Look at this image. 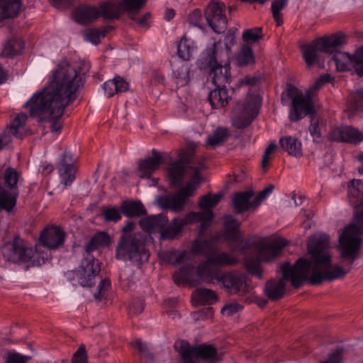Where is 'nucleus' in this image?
I'll list each match as a JSON object with an SVG mask.
<instances>
[{
	"label": "nucleus",
	"instance_id": "1",
	"mask_svg": "<svg viewBox=\"0 0 363 363\" xmlns=\"http://www.w3.org/2000/svg\"><path fill=\"white\" fill-rule=\"evenodd\" d=\"M362 234L363 211H361L357 214L354 223L345 227L339 235L337 248L342 266L332 264L329 236L325 234L314 235L308 242L311 259H298L294 269H291L288 264H284V277L291 278L295 289H298L305 281L316 285L325 281H331L345 277L359 257L362 245L359 235Z\"/></svg>",
	"mask_w": 363,
	"mask_h": 363
},
{
	"label": "nucleus",
	"instance_id": "2",
	"mask_svg": "<svg viewBox=\"0 0 363 363\" xmlns=\"http://www.w3.org/2000/svg\"><path fill=\"white\" fill-rule=\"evenodd\" d=\"M82 86V78L76 69L65 62H61L54 72L50 84L35 92L23 107L29 108L30 117L39 122L45 121L55 113H61L74 101L77 91Z\"/></svg>",
	"mask_w": 363,
	"mask_h": 363
},
{
	"label": "nucleus",
	"instance_id": "3",
	"mask_svg": "<svg viewBox=\"0 0 363 363\" xmlns=\"http://www.w3.org/2000/svg\"><path fill=\"white\" fill-rule=\"evenodd\" d=\"M238 262V259L232 254L226 252L214 250L210 253L206 261L201 262L195 270L189 264L182 266L173 274L174 281L177 285L183 284H195L194 272L200 279L209 284H214L215 276L222 273L213 266H229Z\"/></svg>",
	"mask_w": 363,
	"mask_h": 363
},
{
	"label": "nucleus",
	"instance_id": "4",
	"mask_svg": "<svg viewBox=\"0 0 363 363\" xmlns=\"http://www.w3.org/2000/svg\"><path fill=\"white\" fill-rule=\"evenodd\" d=\"M286 245V240L279 238L270 242L259 240L253 243H242L238 251L245 255V263L247 270L261 279L262 271L260 262L269 261L275 258Z\"/></svg>",
	"mask_w": 363,
	"mask_h": 363
},
{
	"label": "nucleus",
	"instance_id": "5",
	"mask_svg": "<svg viewBox=\"0 0 363 363\" xmlns=\"http://www.w3.org/2000/svg\"><path fill=\"white\" fill-rule=\"evenodd\" d=\"M342 34L322 37L313 40L310 44L301 47L303 59L308 67L323 61L322 53H333L344 43Z\"/></svg>",
	"mask_w": 363,
	"mask_h": 363
},
{
	"label": "nucleus",
	"instance_id": "6",
	"mask_svg": "<svg viewBox=\"0 0 363 363\" xmlns=\"http://www.w3.org/2000/svg\"><path fill=\"white\" fill-rule=\"evenodd\" d=\"M218 50L217 43H214L202 52L198 65L201 69L209 67L210 77L216 86H224L230 80V65H222L218 63Z\"/></svg>",
	"mask_w": 363,
	"mask_h": 363
},
{
	"label": "nucleus",
	"instance_id": "7",
	"mask_svg": "<svg viewBox=\"0 0 363 363\" xmlns=\"http://www.w3.org/2000/svg\"><path fill=\"white\" fill-rule=\"evenodd\" d=\"M116 257L118 259L143 262L147 261L149 254L140 234H124L118 242Z\"/></svg>",
	"mask_w": 363,
	"mask_h": 363
},
{
	"label": "nucleus",
	"instance_id": "8",
	"mask_svg": "<svg viewBox=\"0 0 363 363\" xmlns=\"http://www.w3.org/2000/svg\"><path fill=\"white\" fill-rule=\"evenodd\" d=\"M174 347L184 363H194V358H201L211 363L220 360L217 350L211 345L191 346L187 341L179 340L174 343Z\"/></svg>",
	"mask_w": 363,
	"mask_h": 363
},
{
	"label": "nucleus",
	"instance_id": "9",
	"mask_svg": "<svg viewBox=\"0 0 363 363\" xmlns=\"http://www.w3.org/2000/svg\"><path fill=\"white\" fill-rule=\"evenodd\" d=\"M260 104V97L256 94H249L243 101H239L234 110L233 125L238 129L249 126L258 114Z\"/></svg>",
	"mask_w": 363,
	"mask_h": 363
},
{
	"label": "nucleus",
	"instance_id": "10",
	"mask_svg": "<svg viewBox=\"0 0 363 363\" xmlns=\"http://www.w3.org/2000/svg\"><path fill=\"white\" fill-rule=\"evenodd\" d=\"M145 4L146 0H123L117 3L105 2L99 8L92 6V19L101 16L109 19L118 18L121 13V7H123L129 13L140 11Z\"/></svg>",
	"mask_w": 363,
	"mask_h": 363
},
{
	"label": "nucleus",
	"instance_id": "11",
	"mask_svg": "<svg viewBox=\"0 0 363 363\" xmlns=\"http://www.w3.org/2000/svg\"><path fill=\"white\" fill-rule=\"evenodd\" d=\"M286 94L292 100L289 115L291 121H298L308 114L314 113L313 102L310 99V93H306L303 96L296 87L290 86Z\"/></svg>",
	"mask_w": 363,
	"mask_h": 363
},
{
	"label": "nucleus",
	"instance_id": "12",
	"mask_svg": "<svg viewBox=\"0 0 363 363\" xmlns=\"http://www.w3.org/2000/svg\"><path fill=\"white\" fill-rule=\"evenodd\" d=\"M215 281L222 289L230 294H243L247 293L249 289L245 274L238 271L222 272L215 276Z\"/></svg>",
	"mask_w": 363,
	"mask_h": 363
},
{
	"label": "nucleus",
	"instance_id": "13",
	"mask_svg": "<svg viewBox=\"0 0 363 363\" xmlns=\"http://www.w3.org/2000/svg\"><path fill=\"white\" fill-rule=\"evenodd\" d=\"M2 254L9 261L17 262H28L33 257L34 252L23 239L16 237L2 247Z\"/></svg>",
	"mask_w": 363,
	"mask_h": 363
},
{
	"label": "nucleus",
	"instance_id": "14",
	"mask_svg": "<svg viewBox=\"0 0 363 363\" xmlns=\"http://www.w3.org/2000/svg\"><path fill=\"white\" fill-rule=\"evenodd\" d=\"M225 10V5L217 0H212L206 9L205 18L207 23L217 33L224 32L227 27L228 20L224 13Z\"/></svg>",
	"mask_w": 363,
	"mask_h": 363
},
{
	"label": "nucleus",
	"instance_id": "15",
	"mask_svg": "<svg viewBox=\"0 0 363 363\" xmlns=\"http://www.w3.org/2000/svg\"><path fill=\"white\" fill-rule=\"evenodd\" d=\"M4 179L5 184L10 189V191L0 187V211L6 209L9 211L13 208L16 202L17 193L16 185L18 179L17 172L11 167L7 168Z\"/></svg>",
	"mask_w": 363,
	"mask_h": 363
},
{
	"label": "nucleus",
	"instance_id": "16",
	"mask_svg": "<svg viewBox=\"0 0 363 363\" xmlns=\"http://www.w3.org/2000/svg\"><path fill=\"white\" fill-rule=\"evenodd\" d=\"M196 186L191 183H187L177 194L166 196L160 199V205L162 208L169 209L173 212L182 211L187 203L189 198L191 196Z\"/></svg>",
	"mask_w": 363,
	"mask_h": 363
},
{
	"label": "nucleus",
	"instance_id": "17",
	"mask_svg": "<svg viewBox=\"0 0 363 363\" xmlns=\"http://www.w3.org/2000/svg\"><path fill=\"white\" fill-rule=\"evenodd\" d=\"M221 198L222 194H208L200 199L199 206L202 211L196 213L194 212L198 216L192 218V220L194 223L201 222V230H205L210 225L213 218L211 209L218 203Z\"/></svg>",
	"mask_w": 363,
	"mask_h": 363
},
{
	"label": "nucleus",
	"instance_id": "18",
	"mask_svg": "<svg viewBox=\"0 0 363 363\" xmlns=\"http://www.w3.org/2000/svg\"><path fill=\"white\" fill-rule=\"evenodd\" d=\"M28 119L26 113L18 114L6 128L0 133V150L8 146L13 137L21 138L24 134V125Z\"/></svg>",
	"mask_w": 363,
	"mask_h": 363
},
{
	"label": "nucleus",
	"instance_id": "19",
	"mask_svg": "<svg viewBox=\"0 0 363 363\" xmlns=\"http://www.w3.org/2000/svg\"><path fill=\"white\" fill-rule=\"evenodd\" d=\"M65 233L60 227L48 226L41 232L39 242L50 250H55L65 243Z\"/></svg>",
	"mask_w": 363,
	"mask_h": 363
},
{
	"label": "nucleus",
	"instance_id": "20",
	"mask_svg": "<svg viewBox=\"0 0 363 363\" xmlns=\"http://www.w3.org/2000/svg\"><path fill=\"white\" fill-rule=\"evenodd\" d=\"M289 264L291 269L295 268L297 264V261L294 265H291L289 262H286L283 263L280 269L282 272V279H279L278 280H270L268 281L264 286V293L266 296H267L270 300L272 301H277L281 299L284 294H285V280H289L291 281V278H285L284 277V264ZM292 284V282H291ZM293 287V284H291Z\"/></svg>",
	"mask_w": 363,
	"mask_h": 363
},
{
	"label": "nucleus",
	"instance_id": "21",
	"mask_svg": "<svg viewBox=\"0 0 363 363\" xmlns=\"http://www.w3.org/2000/svg\"><path fill=\"white\" fill-rule=\"evenodd\" d=\"M197 216L194 212L186 214L184 218H175L170 223H166L164 227L161 228L160 233L163 240H172L175 238L182 231L183 227L189 223H194V217Z\"/></svg>",
	"mask_w": 363,
	"mask_h": 363
},
{
	"label": "nucleus",
	"instance_id": "22",
	"mask_svg": "<svg viewBox=\"0 0 363 363\" xmlns=\"http://www.w3.org/2000/svg\"><path fill=\"white\" fill-rule=\"evenodd\" d=\"M328 138L331 141L357 144L363 141V133L352 126H345L334 129Z\"/></svg>",
	"mask_w": 363,
	"mask_h": 363
},
{
	"label": "nucleus",
	"instance_id": "23",
	"mask_svg": "<svg viewBox=\"0 0 363 363\" xmlns=\"http://www.w3.org/2000/svg\"><path fill=\"white\" fill-rule=\"evenodd\" d=\"M163 162V158L155 149L152 150V156L140 160L138 164V172L140 178H150L151 175Z\"/></svg>",
	"mask_w": 363,
	"mask_h": 363
},
{
	"label": "nucleus",
	"instance_id": "24",
	"mask_svg": "<svg viewBox=\"0 0 363 363\" xmlns=\"http://www.w3.org/2000/svg\"><path fill=\"white\" fill-rule=\"evenodd\" d=\"M72 154L64 152L58 164V172L62 182L69 185L75 178L76 168Z\"/></svg>",
	"mask_w": 363,
	"mask_h": 363
},
{
	"label": "nucleus",
	"instance_id": "25",
	"mask_svg": "<svg viewBox=\"0 0 363 363\" xmlns=\"http://www.w3.org/2000/svg\"><path fill=\"white\" fill-rule=\"evenodd\" d=\"M91 240L85 247L84 257L77 272L79 284L83 287H91Z\"/></svg>",
	"mask_w": 363,
	"mask_h": 363
},
{
	"label": "nucleus",
	"instance_id": "26",
	"mask_svg": "<svg viewBox=\"0 0 363 363\" xmlns=\"http://www.w3.org/2000/svg\"><path fill=\"white\" fill-rule=\"evenodd\" d=\"M363 182L359 179H354L348 184V196L350 202L355 208L354 220L357 214L363 211Z\"/></svg>",
	"mask_w": 363,
	"mask_h": 363
},
{
	"label": "nucleus",
	"instance_id": "27",
	"mask_svg": "<svg viewBox=\"0 0 363 363\" xmlns=\"http://www.w3.org/2000/svg\"><path fill=\"white\" fill-rule=\"evenodd\" d=\"M357 51L353 55H350L345 52H336L332 57V60L334 62L336 69L338 71H346L350 69V65H352L359 77H363L358 72L359 62L357 60Z\"/></svg>",
	"mask_w": 363,
	"mask_h": 363
},
{
	"label": "nucleus",
	"instance_id": "28",
	"mask_svg": "<svg viewBox=\"0 0 363 363\" xmlns=\"http://www.w3.org/2000/svg\"><path fill=\"white\" fill-rule=\"evenodd\" d=\"M279 143L289 155L296 158L303 155L302 144L296 138L290 135L283 136L280 138Z\"/></svg>",
	"mask_w": 363,
	"mask_h": 363
},
{
	"label": "nucleus",
	"instance_id": "29",
	"mask_svg": "<svg viewBox=\"0 0 363 363\" xmlns=\"http://www.w3.org/2000/svg\"><path fill=\"white\" fill-rule=\"evenodd\" d=\"M230 96L229 91L224 86H216L208 94V100L213 108L225 107L229 101Z\"/></svg>",
	"mask_w": 363,
	"mask_h": 363
},
{
	"label": "nucleus",
	"instance_id": "30",
	"mask_svg": "<svg viewBox=\"0 0 363 363\" xmlns=\"http://www.w3.org/2000/svg\"><path fill=\"white\" fill-rule=\"evenodd\" d=\"M167 223H168L167 216L159 214L142 219L140 222V225L143 230L153 233L156 231L160 232Z\"/></svg>",
	"mask_w": 363,
	"mask_h": 363
},
{
	"label": "nucleus",
	"instance_id": "31",
	"mask_svg": "<svg viewBox=\"0 0 363 363\" xmlns=\"http://www.w3.org/2000/svg\"><path fill=\"white\" fill-rule=\"evenodd\" d=\"M21 7V0H0V22L16 17Z\"/></svg>",
	"mask_w": 363,
	"mask_h": 363
},
{
	"label": "nucleus",
	"instance_id": "32",
	"mask_svg": "<svg viewBox=\"0 0 363 363\" xmlns=\"http://www.w3.org/2000/svg\"><path fill=\"white\" fill-rule=\"evenodd\" d=\"M218 300L217 294L212 290L199 288L193 291L191 301L194 305L213 304Z\"/></svg>",
	"mask_w": 363,
	"mask_h": 363
},
{
	"label": "nucleus",
	"instance_id": "33",
	"mask_svg": "<svg viewBox=\"0 0 363 363\" xmlns=\"http://www.w3.org/2000/svg\"><path fill=\"white\" fill-rule=\"evenodd\" d=\"M186 172V165L182 161L172 163L167 169V174L170 180V184L175 186L182 185Z\"/></svg>",
	"mask_w": 363,
	"mask_h": 363
},
{
	"label": "nucleus",
	"instance_id": "34",
	"mask_svg": "<svg viewBox=\"0 0 363 363\" xmlns=\"http://www.w3.org/2000/svg\"><path fill=\"white\" fill-rule=\"evenodd\" d=\"M252 196V191H245L235 194L233 199V205L235 211L242 213L250 208L256 207L255 199L252 202L250 201Z\"/></svg>",
	"mask_w": 363,
	"mask_h": 363
},
{
	"label": "nucleus",
	"instance_id": "35",
	"mask_svg": "<svg viewBox=\"0 0 363 363\" xmlns=\"http://www.w3.org/2000/svg\"><path fill=\"white\" fill-rule=\"evenodd\" d=\"M172 71L178 86H183L189 84L190 69L186 62H175L173 65Z\"/></svg>",
	"mask_w": 363,
	"mask_h": 363
},
{
	"label": "nucleus",
	"instance_id": "36",
	"mask_svg": "<svg viewBox=\"0 0 363 363\" xmlns=\"http://www.w3.org/2000/svg\"><path fill=\"white\" fill-rule=\"evenodd\" d=\"M121 209L128 217H139L145 214V207L140 201H125L122 203Z\"/></svg>",
	"mask_w": 363,
	"mask_h": 363
},
{
	"label": "nucleus",
	"instance_id": "37",
	"mask_svg": "<svg viewBox=\"0 0 363 363\" xmlns=\"http://www.w3.org/2000/svg\"><path fill=\"white\" fill-rule=\"evenodd\" d=\"M23 48V41L19 38H13L6 42L1 55L4 57H13L21 53Z\"/></svg>",
	"mask_w": 363,
	"mask_h": 363
},
{
	"label": "nucleus",
	"instance_id": "38",
	"mask_svg": "<svg viewBox=\"0 0 363 363\" xmlns=\"http://www.w3.org/2000/svg\"><path fill=\"white\" fill-rule=\"evenodd\" d=\"M225 234L228 240L231 241H238L239 239L238 229L240 223L238 220L233 218L231 216L225 217Z\"/></svg>",
	"mask_w": 363,
	"mask_h": 363
},
{
	"label": "nucleus",
	"instance_id": "39",
	"mask_svg": "<svg viewBox=\"0 0 363 363\" xmlns=\"http://www.w3.org/2000/svg\"><path fill=\"white\" fill-rule=\"evenodd\" d=\"M195 52V47L193 45L192 41L182 38L177 45V53L179 57L183 60H189Z\"/></svg>",
	"mask_w": 363,
	"mask_h": 363
},
{
	"label": "nucleus",
	"instance_id": "40",
	"mask_svg": "<svg viewBox=\"0 0 363 363\" xmlns=\"http://www.w3.org/2000/svg\"><path fill=\"white\" fill-rule=\"evenodd\" d=\"M72 17L79 24H87L91 22V6L81 4L72 12Z\"/></svg>",
	"mask_w": 363,
	"mask_h": 363
},
{
	"label": "nucleus",
	"instance_id": "41",
	"mask_svg": "<svg viewBox=\"0 0 363 363\" xmlns=\"http://www.w3.org/2000/svg\"><path fill=\"white\" fill-rule=\"evenodd\" d=\"M228 135L227 129L218 128L208 137L206 144L208 146L215 148L216 147L221 145L226 140Z\"/></svg>",
	"mask_w": 363,
	"mask_h": 363
},
{
	"label": "nucleus",
	"instance_id": "42",
	"mask_svg": "<svg viewBox=\"0 0 363 363\" xmlns=\"http://www.w3.org/2000/svg\"><path fill=\"white\" fill-rule=\"evenodd\" d=\"M238 64L240 66H246L255 62V56L250 47L247 45L243 46L238 57Z\"/></svg>",
	"mask_w": 363,
	"mask_h": 363
},
{
	"label": "nucleus",
	"instance_id": "43",
	"mask_svg": "<svg viewBox=\"0 0 363 363\" xmlns=\"http://www.w3.org/2000/svg\"><path fill=\"white\" fill-rule=\"evenodd\" d=\"M111 286V281L108 279H101L97 286L96 291L94 294V299L97 303L103 301L106 297L108 291Z\"/></svg>",
	"mask_w": 363,
	"mask_h": 363
},
{
	"label": "nucleus",
	"instance_id": "44",
	"mask_svg": "<svg viewBox=\"0 0 363 363\" xmlns=\"http://www.w3.org/2000/svg\"><path fill=\"white\" fill-rule=\"evenodd\" d=\"M186 258L187 253L184 251H168L164 254V259L174 265L180 264Z\"/></svg>",
	"mask_w": 363,
	"mask_h": 363
},
{
	"label": "nucleus",
	"instance_id": "45",
	"mask_svg": "<svg viewBox=\"0 0 363 363\" xmlns=\"http://www.w3.org/2000/svg\"><path fill=\"white\" fill-rule=\"evenodd\" d=\"M288 0H274L272 3L273 17L278 26L283 23L281 11L287 5Z\"/></svg>",
	"mask_w": 363,
	"mask_h": 363
},
{
	"label": "nucleus",
	"instance_id": "46",
	"mask_svg": "<svg viewBox=\"0 0 363 363\" xmlns=\"http://www.w3.org/2000/svg\"><path fill=\"white\" fill-rule=\"evenodd\" d=\"M111 243V238L106 232H99L92 237V250L98 247H107Z\"/></svg>",
	"mask_w": 363,
	"mask_h": 363
},
{
	"label": "nucleus",
	"instance_id": "47",
	"mask_svg": "<svg viewBox=\"0 0 363 363\" xmlns=\"http://www.w3.org/2000/svg\"><path fill=\"white\" fill-rule=\"evenodd\" d=\"M121 209L113 206L103 209L102 213L106 221L116 223L121 219Z\"/></svg>",
	"mask_w": 363,
	"mask_h": 363
},
{
	"label": "nucleus",
	"instance_id": "48",
	"mask_svg": "<svg viewBox=\"0 0 363 363\" xmlns=\"http://www.w3.org/2000/svg\"><path fill=\"white\" fill-rule=\"evenodd\" d=\"M210 250V242L208 240L198 238L191 244V251L196 254H206Z\"/></svg>",
	"mask_w": 363,
	"mask_h": 363
},
{
	"label": "nucleus",
	"instance_id": "49",
	"mask_svg": "<svg viewBox=\"0 0 363 363\" xmlns=\"http://www.w3.org/2000/svg\"><path fill=\"white\" fill-rule=\"evenodd\" d=\"M262 37V28L247 29L245 30L242 33L243 40L248 43H255Z\"/></svg>",
	"mask_w": 363,
	"mask_h": 363
},
{
	"label": "nucleus",
	"instance_id": "50",
	"mask_svg": "<svg viewBox=\"0 0 363 363\" xmlns=\"http://www.w3.org/2000/svg\"><path fill=\"white\" fill-rule=\"evenodd\" d=\"M351 106L355 111H363V90H357L351 96Z\"/></svg>",
	"mask_w": 363,
	"mask_h": 363
},
{
	"label": "nucleus",
	"instance_id": "51",
	"mask_svg": "<svg viewBox=\"0 0 363 363\" xmlns=\"http://www.w3.org/2000/svg\"><path fill=\"white\" fill-rule=\"evenodd\" d=\"M204 167L205 164L202 160H199L198 164H196L195 166L191 165V168H192L194 170V172L192 174L191 178L188 183H191L192 184H194L197 187L201 179L200 172L204 168Z\"/></svg>",
	"mask_w": 363,
	"mask_h": 363
},
{
	"label": "nucleus",
	"instance_id": "52",
	"mask_svg": "<svg viewBox=\"0 0 363 363\" xmlns=\"http://www.w3.org/2000/svg\"><path fill=\"white\" fill-rule=\"evenodd\" d=\"M311 115L313 116V113H311ZM309 131L311 135L313 138V140L315 142H318V140L321 138V132L319 125V121L315 116H312L311 118V125L309 126Z\"/></svg>",
	"mask_w": 363,
	"mask_h": 363
},
{
	"label": "nucleus",
	"instance_id": "53",
	"mask_svg": "<svg viewBox=\"0 0 363 363\" xmlns=\"http://www.w3.org/2000/svg\"><path fill=\"white\" fill-rule=\"evenodd\" d=\"M330 78V76L329 74H323L320 76L306 91V93H310V99L312 101V96L313 93L319 90L325 83L329 82Z\"/></svg>",
	"mask_w": 363,
	"mask_h": 363
},
{
	"label": "nucleus",
	"instance_id": "54",
	"mask_svg": "<svg viewBox=\"0 0 363 363\" xmlns=\"http://www.w3.org/2000/svg\"><path fill=\"white\" fill-rule=\"evenodd\" d=\"M136 12H130L128 13V16L129 18H130L132 21H135L136 23H138L141 27H146L148 26L149 20L150 18V13H145L140 17H138L136 16Z\"/></svg>",
	"mask_w": 363,
	"mask_h": 363
},
{
	"label": "nucleus",
	"instance_id": "55",
	"mask_svg": "<svg viewBox=\"0 0 363 363\" xmlns=\"http://www.w3.org/2000/svg\"><path fill=\"white\" fill-rule=\"evenodd\" d=\"M72 363H87V354L84 345H81L74 353Z\"/></svg>",
	"mask_w": 363,
	"mask_h": 363
},
{
	"label": "nucleus",
	"instance_id": "56",
	"mask_svg": "<svg viewBox=\"0 0 363 363\" xmlns=\"http://www.w3.org/2000/svg\"><path fill=\"white\" fill-rule=\"evenodd\" d=\"M242 308V306L237 302L230 303L225 305L221 309V313L224 315L231 316L238 313Z\"/></svg>",
	"mask_w": 363,
	"mask_h": 363
},
{
	"label": "nucleus",
	"instance_id": "57",
	"mask_svg": "<svg viewBox=\"0 0 363 363\" xmlns=\"http://www.w3.org/2000/svg\"><path fill=\"white\" fill-rule=\"evenodd\" d=\"M189 23L194 26H196L199 28H203V18L201 11L199 9L194 10L190 14L189 17Z\"/></svg>",
	"mask_w": 363,
	"mask_h": 363
},
{
	"label": "nucleus",
	"instance_id": "58",
	"mask_svg": "<svg viewBox=\"0 0 363 363\" xmlns=\"http://www.w3.org/2000/svg\"><path fill=\"white\" fill-rule=\"evenodd\" d=\"M62 113H63V111L60 113H55L54 115H52L48 119L51 121L50 130L52 132H53V133H60V130L62 128V125L61 123H60L59 120L61 118Z\"/></svg>",
	"mask_w": 363,
	"mask_h": 363
},
{
	"label": "nucleus",
	"instance_id": "59",
	"mask_svg": "<svg viewBox=\"0 0 363 363\" xmlns=\"http://www.w3.org/2000/svg\"><path fill=\"white\" fill-rule=\"evenodd\" d=\"M277 145L275 143H271L265 149L262 160V169H266L269 164L270 155L276 150Z\"/></svg>",
	"mask_w": 363,
	"mask_h": 363
},
{
	"label": "nucleus",
	"instance_id": "60",
	"mask_svg": "<svg viewBox=\"0 0 363 363\" xmlns=\"http://www.w3.org/2000/svg\"><path fill=\"white\" fill-rule=\"evenodd\" d=\"M144 309L143 301L140 298L134 299L129 306V313L131 315H138Z\"/></svg>",
	"mask_w": 363,
	"mask_h": 363
},
{
	"label": "nucleus",
	"instance_id": "61",
	"mask_svg": "<svg viewBox=\"0 0 363 363\" xmlns=\"http://www.w3.org/2000/svg\"><path fill=\"white\" fill-rule=\"evenodd\" d=\"M113 81L118 93L126 91L129 88L128 82L120 76H116Z\"/></svg>",
	"mask_w": 363,
	"mask_h": 363
},
{
	"label": "nucleus",
	"instance_id": "62",
	"mask_svg": "<svg viewBox=\"0 0 363 363\" xmlns=\"http://www.w3.org/2000/svg\"><path fill=\"white\" fill-rule=\"evenodd\" d=\"M30 359V357L29 356L13 353L8 356L6 363H26Z\"/></svg>",
	"mask_w": 363,
	"mask_h": 363
},
{
	"label": "nucleus",
	"instance_id": "63",
	"mask_svg": "<svg viewBox=\"0 0 363 363\" xmlns=\"http://www.w3.org/2000/svg\"><path fill=\"white\" fill-rule=\"evenodd\" d=\"M274 185L269 184L264 190L260 191L257 196L255 198V206H259L260 203L265 199L274 190Z\"/></svg>",
	"mask_w": 363,
	"mask_h": 363
},
{
	"label": "nucleus",
	"instance_id": "64",
	"mask_svg": "<svg viewBox=\"0 0 363 363\" xmlns=\"http://www.w3.org/2000/svg\"><path fill=\"white\" fill-rule=\"evenodd\" d=\"M343 351L342 349H337L330 354L329 358L322 363H342Z\"/></svg>",
	"mask_w": 363,
	"mask_h": 363
}]
</instances>
